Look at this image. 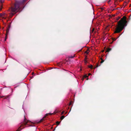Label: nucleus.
I'll return each mask as SVG.
<instances>
[{"mask_svg": "<svg viewBox=\"0 0 131 131\" xmlns=\"http://www.w3.org/2000/svg\"><path fill=\"white\" fill-rule=\"evenodd\" d=\"M126 17L124 16L118 22L117 25L114 31V33H119L124 29L125 26L127 25V21Z\"/></svg>", "mask_w": 131, "mask_h": 131, "instance_id": "nucleus-1", "label": "nucleus"}, {"mask_svg": "<svg viewBox=\"0 0 131 131\" xmlns=\"http://www.w3.org/2000/svg\"><path fill=\"white\" fill-rule=\"evenodd\" d=\"M15 0V2L14 4V5L13 6L11 7V10L13 12L16 13L20 10V6L23 4L25 0Z\"/></svg>", "mask_w": 131, "mask_h": 131, "instance_id": "nucleus-2", "label": "nucleus"}, {"mask_svg": "<svg viewBox=\"0 0 131 131\" xmlns=\"http://www.w3.org/2000/svg\"><path fill=\"white\" fill-rule=\"evenodd\" d=\"M24 122L21 124L20 126L19 127V128L18 130H17V131H20L23 129V128H21L20 127H21L23 126L24 125H26L28 123H31V122L27 120L26 119L25 117V116H24Z\"/></svg>", "mask_w": 131, "mask_h": 131, "instance_id": "nucleus-3", "label": "nucleus"}, {"mask_svg": "<svg viewBox=\"0 0 131 131\" xmlns=\"http://www.w3.org/2000/svg\"><path fill=\"white\" fill-rule=\"evenodd\" d=\"M2 0H0V11L1 10L2 8Z\"/></svg>", "mask_w": 131, "mask_h": 131, "instance_id": "nucleus-4", "label": "nucleus"}, {"mask_svg": "<svg viewBox=\"0 0 131 131\" xmlns=\"http://www.w3.org/2000/svg\"><path fill=\"white\" fill-rule=\"evenodd\" d=\"M45 117H44L41 119L39 121H38V123H41V122H43V121L44 120V118Z\"/></svg>", "mask_w": 131, "mask_h": 131, "instance_id": "nucleus-5", "label": "nucleus"}, {"mask_svg": "<svg viewBox=\"0 0 131 131\" xmlns=\"http://www.w3.org/2000/svg\"><path fill=\"white\" fill-rule=\"evenodd\" d=\"M112 50V49L111 48H107L106 50V52H108L111 51Z\"/></svg>", "mask_w": 131, "mask_h": 131, "instance_id": "nucleus-6", "label": "nucleus"}, {"mask_svg": "<svg viewBox=\"0 0 131 131\" xmlns=\"http://www.w3.org/2000/svg\"><path fill=\"white\" fill-rule=\"evenodd\" d=\"M8 28L7 29V31H6L7 33V32H9V28L10 27V25H8Z\"/></svg>", "mask_w": 131, "mask_h": 131, "instance_id": "nucleus-7", "label": "nucleus"}, {"mask_svg": "<svg viewBox=\"0 0 131 131\" xmlns=\"http://www.w3.org/2000/svg\"><path fill=\"white\" fill-rule=\"evenodd\" d=\"M89 52V50L88 49L87 50L85 51V53H86L87 54H88Z\"/></svg>", "mask_w": 131, "mask_h": 131, "instance_id": "nucleus-8", "label": "nucleus"}, {"mask_svg": "<svg viewBox=\"0 0 131 131\" xmlns=\"http://www.w3.org/2000/svg\"><path fill=\"white\" fill-rule=\"evenodd\" d=\"M64 117H64V116H61V117L60 118L61 120H62L64 118Z\"/></svg>", "mask_w": 131, "mask_h": 131, "instance_id": "nucleus-9", "label": "nucleus"}, {"mask_svg": "<svg viewBox=\"0 0 131 131\" xmlns=\"http://www.w3.org/2000/svg\"><path fill=\"white\" fill-rule=\"evenodd\" d=\"M10 95H9L6 96L5 97H6V99H9V98Z\"/></svg>", "mask_w": 131, "mask_h": 131, "instance_id": "nucleus-10", "label": "nucleus"}, {"mask_svg": "<svg viewBox=\"0 0 131 131\" xmlns=\"http://www.w3.org/2000/svg\"><path fill=\"white\" fill-rule=\"evenodd\" d=\"M93 66L92 65H91L89 66V67L91 69L93 68Z\"/></svg>", "mask_w": 131, "mask_h": 131, "instance_id": "nucleus-11", "label": "nucleus"}, {"mask_svg": "<svg viewBox=\"0 0 131 131\" xmlns=\"http://www.w3.org/2000/svg\"><path fill=\"white\" fill-rule=\"evenodd\" d=\"M60 123V122L57 121L56 122V124L57 125H58Z\"/></svg>", "mask_w": 131, "mask_h": 131, "instance_id": "nucleus-12", "label": "nucleus"}, {"mask_svg": "<svg viewBox=\"0 0 131 131\" xmlns=\"http://www.w3.org/2000/svg\"><path fill=\"white\" fill-rule=\"evenodd\" d=\"M116 39H117V38H113V41L112 42H111V43H112L114 41H115L116 40Z\"/></svg>", "mask_w": 131, "mask_h": 131, "instance_id": "nucleus-13", "label": "nucleus"}, {"mask_svg": "<svg viewBox=\"0 0 131 131\" xmlns=\"http://www.w3.org/2000/svg\"><path fill=\"white\" fill-rule=\"evenodd\" d=\"M101 59L102 60L101 62V63H102L104 62V60H103L102 59Z\"/></svg>", "mask_w": 131, "mask_h": 131, "instance_id": "nucleus-14", "label": "nucleus"}, {"mask_svg": "<svg viewBox=\"0 0 131 131\" xmlns=\"http://www.w3.org/2000/svg\"><path fill=\"white\" fill-rule=\"evenodd\" d=\"M98 66H99V64H98L97 63L96 64V67H95L94 69H95L96 67H97Z\"/></svg>", "mask_w": 131, "mask_h": 131, "instance_id": "nucleus-15", "label": "nucleus"}, {"mask_svg": "<svg viewBox=\"0 0 131 131\" xmlns=\"http://www.w3.org/2000/svg\"><path fill=\"white\" fill-rule=\"evenodd\" d=\"M74 57V55L73 56L70 57H69V58H73Z\"/></svg>", "mask_w": 131, "mask_h": 131, "instance_id": "nucleus-16", "label": "nucleus"}, {"mask_svg": "<svg viewBox=\"0 0 131 131\" xmlns=\"http://www.w3.org/2000/svg\"><path fill=\"white\" fill-rule=\"evenodd\" d=\"M87 59V57H85V58H84V61L86 60Z\"/></svg>", "mask_w": 131, "mask_h": 131, "instance_id": "nucleus-17", "label": "nucleus"}, {"mask_svg": "<svg viewBox=\"0 0 131 131\" xmlns=\"http://www.w3.org/2000/svg\"><path fill=\"white\" fill-rule=\"evenodd\" d=\"M84 78H87V77H88V76L87 75H85L84 76Z\"/></svg>", "mask_w": 131, "mask_h": 131, "instance_id": "nucleus-18", "label": "nucleus"}, {"mask_svg": "<svg viewBox=\"0 0 131 131\" xmlns=\"http://www.w3.org/2000/svg\"><path fill=\"white\" fill-rule=\"evenodd\" d=\"M120 18V17H118V18H117V20H118Z\"/></svg>", "mask_w": 131, "mask_h": 131, "instance_id": "nucleus-19", "label": "nucleus"}, {"mask_svg": "<svg viewBox=\"0 0 131 131\" xmlns=\"http://www.w3.org/2000/svg\"><path fill=\"white\" fill-rule=\"evenodd\" d=\"M64 111H63L61 113V115H62L64 113Z\"/></svg>", "mask_w": 131, "mask_h": 131, "instance_id": "nucleus-20", "label": "nucleus"}, {"mask_svg": "<svg viewBox=\"0 0 131 131\" xmlns=\"http://www.w3.org/2000/svg\"><path fill=\"white\" fill-rule=\"evenodd\" d=\"M7 35H6V38H5V40H6V38H7Z\"/></svg>", "mask_w": 131, "mask_h": 131, "instance_id": "nucleus-21", "label": "nucleus"}, {"mask_svg": "<svg viewBox=\"0 0 131 131\" xmlns=\"http://www.w3.org/2000/svg\"><path fill=\"white\" fill-rule=\"evenodd\" d=\"M4 97V96H0V97L1 98H2V97Z\"/></svg>", "mask_w": 131, "mask_h": 131, "instance_id": "nucleus-22", "label": "nucleus"}, {"mask_svg": "<svg viewBox=\"0 0 131 131\" xmlns=\"http://www.w3.org/2000/svg\"><path fill=\"white\" fill-rule=\"evenodd\" d=\"M94 29H93L92 30V32H93L94 30Z\"/></svg>", "mask_w": 131, "mask_h": 131, "instance_id": "nucleus-23", "label": "nucleus"}, {"mask_svg": "<svg viewBox=\"0 0 131 131\" xmlns=\"http://www.w3.org/2000/svg\"><path fill=\"white\" fill-rule=\"evenodd\" d=\"M84 62H85V63H86L87 62V61L86 60L85 61H84Z\"/></svg>", "mask_w": 131, "mask_h": 131, "instance_id": "nucleus-24", "label": "nucleus"}, {"mask_svg": "<svg viewBox=\"0 0 131 131\" xmlns=\"http://www.w3.org/2000/svg\"><path fill=\"white\" fill-rule=\"evenodd\" d=\"M91 75V73H89V74H88V75H89H89Z\"/></svg>", "mask_w": 131, "mask_h": 131, "instance_id": "nucleus-25", "label": "nucleus"}, {"mask_svg": "<svg viewBox=\"0 0 131 131\" xmlns=\"http://www.w3.org/2000/svg\"><path fill=\"white\" fill-rule=\"evenodd\" d=\"M71 102H70V103L69 104V105H71Z\"/></svg>", "mask_w": 131, "mask_h": 131, "instance_id": "nucleus-26", "label": "nucleus"}, {"mask_svg": "<svg viewBox=\"0 0 131 131\" xmlns=\"http://www.w3.org/2000/svg\"><path fill=\"white\" fill-rule=\"evenodd\" d=\"M4 99H6V97H5V98H4Z\"/></svg>", "mask_w": 131, "mask_h": 131, "instance_id": "nucleus-27", "label": "nucleus"}]
</instances>
